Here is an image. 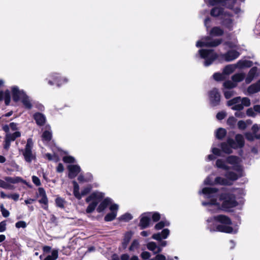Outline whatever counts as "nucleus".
Returning a JSON list of instances; mask_svg holds the SVG:
<instances>
[{"label":"nucleus","mask_w":260,"mask_h":260,"mask_svg":"<svg viewBox=\"0 0 260 260\" xmlns=\"http://www.w3.org/2000/svg\"><path fill=\"white\" fill-rule=\"evenodd\" d=\"M203 41H198L196 43L198 47H215L220 45L222 42V39H212L211 37L206 36L203 38Z\"/></svg>","instance_id":"5"},{"label":"nucleus","mask_w":260,"mask_h":260,"mask_svg":"<svg viewBox=\"0 0 260 260\" xmlns=\"http://www.w3.org/2000/svg\"><path fill=\"white\" fill-rule=\"evenodd\" d=\"M21 103H22L24 107L28 110H30L32 107V105L29 99V96L26 94L21 99Z\"/></svg>","instance_id":"26"},{"label":"nucleus","mask_w":260,"mask_h":260,"mask_svg":"<svg viewBox=\"0 0 260 260\" xmlns=\"http://www.w3.org/2000/svg\"><path fill=\"white\" fill-rule=\"evenodd\" d=\"M246 115L249 117H255V113L254 112V110L251 108L247 109L246 110Z\"/></svg>","instance_id":"62"},{"label":"nucleus","mask_w":260,"mask_h":260,"mask_svg":"<svg viewBox=\"0 0 260 260\" xmlns=\"http://www.w3.org/2000/svg\"><path fill=\"white\" fill-rule=\"evenodd\" d=\"M62 160L64 162L68 164H73L75 162V158L70 155L63 156Z\"/></svg>","instance_id":"46"},{"label":"nucleus","mask_w":260,"mask_h":260,"mask_svg":"<svg viewBox=\"0 0 260 260\" xmlns=\"http://www.w3.org/2000/svg\"><path fill=\"white\" fill-rule=\"evenodd\" d=\"M117 214L115 212H111L107 214L105 217L104 220L106 222L113 221L115 219Z\"/></svg>","instance_id":"42"},{"label":"nucleus","mask_w":260,"mask_h":260,"mask_svg":"<svg viewBox=\"0 0 260 260\" xmlns=\"http://www.w3.org/2000/svg\"><path fill=\"white\" fill-rule=\"evenodd\" d=\"M0 187L4 189H11V185L0 179Z\"/></svg>","instance_id":"55"},{"label":"nucleus","mask_w":260,"mask_h":260,"mask_svg":"<svg viewBox=\"0 0 260 260\" xmlns=\"http://www.w3.org/2000/svg\"><path fill=\"white\" fill-rule=\"evenodd\" d=\"M133 236V233L132 231H128L124 234L122 242V247L125 249L127 247L132 237Z\"/></svg>","instance_id":"25"},{"label":"nucleus","mask_w":260,"mask_h":260,"mask_svg":"<svg viewBox=\"0 0 260 260\" xmlns=\"http://www.w3.org/2000/svg\"><path fill=\"white\" fill-rule=\"evenodd\" d=\"M219 200L221 201L220 208L225 212L231 211L230 209L238 205L235 194L231 192H222L219 194Z\"/></svg>","instance_id":"3"},{"label":"nucleus","mask_w":260,"mask_h":260,"mask_svg":"<svg viewBox=\"0 0 260 260\" xmlns=\"http://www.w3.org/2000/svg\"><path fill=\"white\" fill-rule=\"evenodd\" d=\"M229 16H222L220 18V24L222 26L231 31L233 28V20Z\"/></svg>","instance_id":"15"},{"label":"nucleus","mask_w":260,"mask_h":260,"mask_svg":"<svg viewBox=\"0 0 260 260\" xmlns=\"http://www.w3.org/2000/svg\"><path fill=\"white\" fill-rule=\"evenodd\" d=\"M38 192L39 196L41 197V199L38 201L39 202L44 205L42 206L44 209L47 210L48 208V200L45 189L43 187H39L38 188Z\"/></svg>","instance_id":"12"},{"label":"nucleus","mask_w":260,"mask_h":260,"mask_svg":"<svg viewBox=\"0 0 260 260\" xmlns=\"http://www.w3.org/2000/svg\"><path fill=\"white\" fill-rule=\"evenodd\" d=\"M33 118L38 125L43 126L46 122V117L45 115L41 113H35L33 115Z\"/></svg>","instance_id":"18"},{"label":"nucleus","mask_w":260,"mask_h":260,"mask_svg":"<svg viewBox=\"0 0 260 260\" xmlns=\"http://www.w3.org/2000/svg\"><path fill=\"white\" fill-rule=\"evenodd\" d=\"M21 136V133L19 131L15 132L13 134H7L5 138L10 141H14L16 138H19Z\"/></svg>","instance_id":"36"},{"label":"nucleus","mask_w":260,"mask_h":260,"mask_svg":"<svg viewBox=\"0 0 260 260\" xmlns=\"http://www.w3.org/2000/svg\"><path fill=\"white\" fill-rule=\"evenodd\" d=\"M245 74L244 73H237L232 77V79L234 82H239L244 80Z\"/></svg>","instance_id":"38"},{"label":"nucleus","mask_w":260,"mask_h":260,"mask_svg":"<svg viewBox=\"0 0 260 260\" xmlns=\"http://www.w3.org/2000/svg\"><path fill=\"white\" fill-rule=\"evenodd\" d=\"M226 114L224 112H219L216 114V118L219 120L223 119Z\"/></svg>","instance_id":"63"},{"label":"nucleus","mask_w":260,"mask_h":260,"mask_svg":"<svg viewBox=\"0 0 260 260\" xmlns=\"http://www.w3.org/2000/svg\"><path fill=\"white\" fill-rule=\"evenodd\" d=\"M64 202H65L64 200L60 197H58L55 199L56 205V206H57L58 207H60L61 208H64Z\"/></svg>","instance_id":"48"},{"label":"nucleus","mask_w":260,"mask_h":260,"mask_svg":"<svg viewBox=\"0 0 260 260\" xmlns=\"http://www.w3.org/2000/svg\"><path fill=\"white\" fill-rule=\"evenodd\" d=\"M214 184H219L221 185H231L232 183H230L227 179L223 178L221 177H216L214 180Z\"/></svg>","instance_id":"27"},{"label":"nucleus","mask_w":260,"mask_h":260,"mask_svg":"<svg viewBox=\"0 0 260 260\" xmlns=\"http://www.w3.org/2000/svg\"><path fill=\"white\" fill-rule=\"evenodd\" d=\"M68 177L70 179L75 178L81 171L80 166L77 165H70L68 166Z\"/></svg>","instance_id":"13"},{"label":"nucleus","mask_w":260,"mask_h":260,"mask_svg":"<svg viewBox=\"0 0 260 260\" xmlns=\"http://www.w3.org/2000/svg\"><path fill=\"white\" fill-rule=\"evenodd\" d=\"M213 220L220 224L216 225L213 223L210 225L209 230L211 232H219L227 234H232L234 232L233 228L230 226L232 224V221L229 216L219 214L208 219L207 221L210 222Z\"/></svg>","instance_id":"1"},{"label":"nucleus","mask_w":260,"mask_h":260,"mask_svg":"<svg viewBox=\"0 0 260 260\" xmlns=\"http://www.w3.org/2000/svg\"><path fill=\"white\" fill-rule=\"evenodd\" d=\"M226 135V131L223 128H218L216 132V137L218 140H222Z\"/></svg>","instance_id":"35"},{"label":"nucleus","mask_w":260,"mask_h":260,"mask_svg":"<svg viewBox=\"0 0 260 260\" xmlns=\"http://www.w3.org/2000/svg\"><path fill=\"white\" fill-rule=\"evenodd\" d=\"M237 119L233 116L230 117L227 120V124L231 127H234Z\"/></svg>","instance_id":"49"},{"label":"nucleus","mask_w":260,"mask_h":260,"mask_svg":"<svg viewBox=\"0 0 260 260\" xmlns=\"http://www.w3.org/2000/svg\"><path fill=\"white\" fill-rule=\"evenodd\" d=\"M257 71V68L256 67H253L250 69L245 79V82L246 84H249L251 82L254 77L256 76Z\"/></svg>","instance_id":"21"},{"label":"nucleus","mask_w":260,"mask_h":260,"mask_svg":"<svg viewBox=\"0 0 260 260\" xmlns=\"http://www.w3.org/2000/svg\"><path fill=\"white\" fill-rule=\"evenodd\" d=\"M234 69L232 65H227L225 66L223 70V73L225 75H229L233 73Z\"/></svg>","instance_id":"51"},{"label":"nucleus","mask_w":260,"mask_h":260,"mask_svg":"<svg viewBox=\"0 0 260 260\" xmlns=\"http://www.w3.org/2000/svg\"><path fill=\"white\" fill-rule=\"evenodd\" d=\"M240 55V53L235 50H230L225 53L220 55L221 59L226 62H230L237 58Z\"/></svg>","instance_id":"10"},{"label":"nucleus","mask_w":260,"mask_h":260,"mask_svg":"<svg viewBox=\"0 0 260 260\" xmlns=\"http://www.w3.org/2000/svg\"><path fill=\"white\" fill-rule=\"evenodd\" d=\"M236 3V0H211L210 5L215 6L218 4L221 5L228 9L232 10Z\"/></svg>","instance_id":"9"},{"label":"nucleus","mask_w":260,"mask_h":260,"mask_svg":"<svg viewBox=\"0 0 260 260\" xmlns=\"http://www.w3.org/2000/svg\"><path fill=\"white\" fill-rule=\"evenodd\" d=\"M250 94H254L260 91V79L255 83L250 85L247 88Z\"/></svg>","instance_id":"23"},{"label":"nucleus","mask_w":260,"mask_h":260,"mask_svg":"<svg viewBox=\"0 0 260 260\" xmlns=\"http://www.w3.org/2000/svg\"><path fill=\"white\" fill-rule=\"evenodd\" d=\"M32 182L37 186H40L41 184L40 179L36 176H33L32 177Z\"/></svg>","instance_id":"61"},{"label":"nucleus","mask_w":260,"mask_h":260,"mask_svg":"<svg viewBox=\"0 0 260 260\" xmlns=\"http://www.w3.org/2000/svg\"><path fill=\"white\" fill-rule=\"evenodd\" d=\"M218 191V189L215 187H206L202 189V193L204 194L207 195L208 198L213 197V194Z\"/></svg>","instance_id":"24"},{"label":"nucleus","mask_w":260,"mask_h":260,"mask_svg":"<svg viewBox=\"0 0 260 260\" xmlns=\"http://www.w3.org/2000/svg\"><path fill=\"white\" fill-rule=\"evenodd\" d=\"M170 234V230L168 229H164L160 233L153 234L152 238L158 241H160L162 239H166Z\"/></svg>","instance_id":"16"},{"label":"nucleus","mask_w":260,"mask_h":260,"mask_svg":"<svg viewBox=\"0 0 260 260\" xmlns=\"http://www.w3.org/2000/svg\"><path fill=\"white\" fill-rule=\"evenodd\" d=\"M50 78L51 79L55 84H56L58 86H60V84L61 83L62 79L61 77L59 76V74L53 73L50 75Z\"/></svg>","instance_id":"33"},{"label":"nucleus","mask_w":260,"mask_h":260,"mask_svg":"<svg viewBox=\"0 0 260 260\" xmlns=\"http://www.w3.org/2000/svg\"><path fill=\"white\" fill-rule=\"evenodd\" d=\"M0 209H1V211L2 212V215L4 217H7L9 216V215H10L9 211L4 208V205L3 204H2L0 206Z\"/></svg>","instance_id":"53"},{"label":"nucleus","mask_w":260,"mask_h":260,"mask_svg":"<svg viewBox=\"0 0 260 260\" xmlns=\"http://www.w3.org/2000/svg\"><path fill=\"white\" fill-rule=\"evenodd\" d=\"M224 34L223 30L219 26L213 27L209 32L210 36L212 37H220Z\"/></svg>","instance_id":"22"},{"label":"nucleus","mask_w":260,"mask_h":260,"mask_svg":"<svg viewBox=\"0 0 260 260\" xmlns=\"http://www.w3.org/2000/svg\"><path fill=\"white\" fill-rule=\"evenodd\" d=\"M3 246L4 247L5 250L8 252L14 251L16 250L17 247H18L15 241H11L4 242L3 244Z\"/></svg>","instance_id":"20"},{"label":"nucleus","mask_w":260,"mask_h":260,"mask_svg":"<svg viewBox=\"0 0 260 260\" xmlns=\"http://www.w3.org/2000/svg\"><path fill=\"white\" fill-rule=\"evenodd\" d=\"M242 105L243 106L249 107L250 105V100L248 98L245 97L241 99Z\"/></svg>","instance_id":"54"},{"label":"nucleus","mask_w":260,"mask_h":260,"mask_svg":"<svg viewBox=\"0 0 260 260\" xmlns=\"http://www.w3.org/2000/svg\"><path fill=\"white\" fill-rule=\"evenodd\" d=\"M238 64L241 68H250L253 65V62L251 60H245L239 61Z\"/></svg>","instance_id":"43"},{"label":"nucleus","mask_w":260,"mask_h":260,"mask_svg":"<svg viewBox=\"0 0 260 260\" xmlns=\"http://www.w3.org/2000/svg\"><path fill=\"white\" fill-rule=\"evenodd\" d=\"M111 204V200L109 198L103 199V200L100 203L99 205L96 208V211L98 213L103 212L108 206Z\"/></svg>","instance_id":"17"},{"label":"nucleus","mask_w":260,"mask_h":260,"mask_svg":"<svg viewBox=\"0 0 260 260\" xmlns=\"http://www.w3.org/2000/svg\"><path fill=\"white\" fill-rule=\"evenodd\" d=\"M245 141L241 134H237L235 136V141L232 138H229L226 142H222L220 144L221 150L225 153L230 154L232 153V149H237L242 148L244 146Z\"/></svg>","instance_id":"2"},{"label":"nucleus","mask_w":260,"mask_h":260,"mask_svg":"<svg viewBox=\"0 0 260 260\" xmlns=\"http://www.w3.org/2000/svg\"><path fill=\"white\" fill-rule=\"evenodd\" d=\"M5 180L8 182L11 183H17L19 182L25 183L26 181L23 180L21 177H6L5 178Z\"/></svg>","instance_id":"29"},{"label":"nucleus","mask_w":260,"mask_h":260,"mask_svg":"<svg viewBox=\"0 0 260 260\" xmlns=\"http://www.w3.org/2000/svg\"><path fill=\"white\" fill-rule=\"evenodd\" d=\"M34 143L31 138L27 140L25 148L22 150V154L25 160L27 162H31L32 160L36 158V156L32 153V149Z\"/></svg>","instance_id":"6"},{"label":"nucleus","mask_w":260,"mask_h":260,"mask_svg":"<svg viewBox=\"0 0 260 260\" xmlns=\"http://www.w3.org/2000/svg\"><path fill=\"white\" fill-rule=\"evenodd\" d=\"M239 157L235 155H230L226 158V162L234 165L238 164Z\"/></svg>","instance_id":"39"},{"label":"nucleus","mask_w":260,"mask_h":260,"mask_svg":"<svg viewBox=\"0 0 260 260\" xmlns=\"http://www.w3.org/2000/svg\"><path fill=\"white\" fill-rule=\"evenodd\" d=\"M209 98L212 106H217L220 104L221 95L217 88H213L209 92Z\"/></svg>","instance_id":"7"},{"label":"nucleus","mask_w":260,"mask_h":260,"mask_svg":"<svg viewBox=\"0 0 260 260\" xmlns=\"http://www.w3.org/2000/svg\"><path fill=\"white\" fill-rule=\"evenodd\" d=\"M216 166L217 168L228 171L231 169V167L226 165L224 160L218 159L216 161Z\"/></svg>","instance_id":"37"},{"label":"nucleus","mask_w":260,"mask_h":260,"mask_svg":"<svg viewBox=\"0 0 260 260\" xmlns=\"http://www.w3.org/2000/svg\"><path fill=\"white\" fill-rule=\"evenodd\" d=\"M170 222L167 220L160 221L157 222L154 226V229L156 230H160L162 229L165 226H169Z\"/></svg>","instance_id":"40"},{"label":"nucleus","mask_w":260,"mask_h":260,"mask_svg":"<svg viewBox=\"0 0 260 260\" xmlns=\"http://www.w3.org/2000/svg\"><path fill=\"white\" fill-rule=\"evenodd\" d=\"M218 57V54L214 52L211 55H210L209 57H208V58H206L205 59V60L204 63V66L206 67L209 66L213 63V62L215 60L217 59Z\"/></svg>","instance_id":"28"},{"label":"nucleus","mask_w":260,"mask_h":260,"mask_svg":"<svg viewBox=\"0 0 260 260\" xmlns=\"http://www.w3.org/2000/svg\"><path fill=\"white\" fill-rule=\"evenodd\" d=\"M238 128L240 129H245L246 128V124L245 121L243 120H240L238 122Z\"/></svg>","instance_id":"60"},{"label":"nucleus","mask_w":260,"mask_h":260,"mask_svg":"<svg viewBox=\"0 0 260 260\" xmlns=\"http://www.w3.org/2000/svg\"><path fill=\"white\" fill-rule=\"evenodd\" d=\"M11 90L12 99L15 102H18L21 100V99L26 94L23 90H19V88L16 86L12 87Z\"/></svg>","instance_id":"11"},{"label":"nucleus","mask_w":260,"mask_h":260,"mask_svg":"<svg viewBox=\"0 0 260 260\" xmlns=\"http://www.w3.org/2000/svg\"><path fill=\"white\" fill-rule=\"evenodd\" d=\"M133 219V216L129 213H125L118 218L119 221L128 222Z\"/></svg>","instance_id":"44"},{"label":"nucleus","mask_w":260,"mask_h":260,"mask_svg":"<svg viewBox=\"0 0 260 260\" xmlns=\"http://www.w3.org/2000/svg\"><path fill=\"white\" fill-rule=\"evenodd\" d=\"M210 14L214 18L222 17V16H224V17L226 16L232 17L233 16L231 13L224 11V8L221 7H214L212 8L210 10Z\"/></svg>","instance_id":"8"},{"label":"nucleus","mask_w":260,"mask_h":260,"mask_svg":"<svg viewBox=\"0 0 260 260\" xmlns=\"http://www.w3.org/2000/svg\"><path fill=\"white\" fill-rule=\"evenodd\" d=\"M52 135L51 132L45 131L42 135V140L47 142H49L52 139Z\"/></svg>","instance_id":"41"},{"label":"nucleus","mask_w":260,"mask_h":260,"mask_svg":"<svg viewBox=\"0 0 260 260\" xmlns=\"http://www.w3.org/2000/svg\"><path fill=\"white\" fill-rule=\"evenodd\" d=\"M7 221L3 220L0 222V233L5 232L6 230Z\"/></svg>","instance_id":"58"},{"label":"nucleus","mask_w":260,"mask_h":260,"mask_svg":"<svg viewBox=\"0 0 260 260\" xmlns=\"http://www.w3.org/2000/svg\"><path fill=\"white\" fill-rule=\"evenodd\" d=\"M242 174H240V175H238L236 173L232 172V171H229L227 172L225 174L226 177L231 181H234L238 179L239 178L242 177Z\"/></svg>","instance_id":"34"},{"label":"nucleus","mask_w":260,"mask_h":260,"mask_svg":"<svg viewBox=\"0 0 260 260\" xmlns=\"http://www.w3.org/2000/svg\"><path fill=\"white\" fill-rule=\"evenodd\" d=\"M150 256L151 254L148 251H143L141 254V257L144 259H148Z\"/></svg>","instance_id":"64"},{"label":"nucleus","mask_w":260,"mask_h":260,"mask_svg":"<svg viewBox=\"0 0 260 260\" xmlns=\"http://www.w3.org/2000/svg\"><path fill=\"white\" fill-rule=\"evenodd\" d=\"M58 256V252L57 250L54 249L51 252V255H47L43 260H56ZM43 255L40 256V258L42 259Z\"/></svg>","instance_id":"31"},{"label":"nucleus","mask_w":260,"mask_h":260,"mask_svg":"<svg viewBox=\"0 0 260 260\" xmlns=\"http://www.w3.org/2000/svg\"><path fill=\"white\" fill-rule=\"evenodd\" d=\"M213 77L214 79L217 81H223L224 79V75L220 73H215Z\"/></svg>","instance_id":"47"},{"label":"nucleus","mask_w":260,"mask_h":260,"mask_svg":"<svg viewBox=\"0 0 260 260\" xmlns=\"http://www.w3.org/2000/svg\"><path fill=\"white\" fill-rule=\"evenodd\" d=\"M200 55L201 58L205 59L213 53L214 50L212 49H200L199 51Z\"/></svg>","instance_id":"32"},{"label":"nucleus","mask_w":260,"mask_h":260,"mask_svg":"<svg viewBox=\"0 0 260 260\" xmlns=\"http://www.w3.org/2000/svg\"><path fill=\"white\" fill-rule=\"evenodd\" d=\"M231 169H233L240 173H242V169L241 168V166L239 165L238 164L234 165V166L232 167H231Z\"/></svg>","instance_id":"59"},{"label":"nucleus","mask_w":260,"mask_h":260,"mask_svg":"<svg viewBox=\"0 0 260 260\" xmlns=\"http://www.w3.org/2000/svg\"><path fill=\"white\" fill-rule=\"evenodd\" d=\"M27 226L26 223L24 221H19L15 223V226L17 229L25 228Z\"/></svg>","instance_id":"56"},{"label":"nucleus","mask_w":260,"mask_h":260,"mask_svg":"<svg viewBox=\"0 0 260 260\" xmlns=\"http://www.w3.org/2000/svg\"><path fill=\"white\" fill-rule=\"evenodd\" d=\"M203 205H214L217 206L219 205V203L217 202L216 199H212L208 202L203 203Z\"/></svg>","instance_id":"57"},{"label":"nucleus","mask_w":260,"mask_h":260,"mask_svg":"<svg viewBox=\"0 0 260 260\" xmlns=\"http://www.w3.org/2000/svg\"><path fill=\"white\" fill-rule=\"evenodd\" d=\"M237 85L236 83L232 82L230 80L225 81L223 83V86L224 88L231 89L235 87Z\"/></svg>","instance_id":"45"},{"label":"nucleus","mask_w":260,"mask_h":260,"mask_svg":"<svg viewBox=\"0 0 260 260\" xmlns=\"http://www.w3.org/2000/svg\"><path fill=\"white\" fill-rule=\"evenodd\" d=\"M45 157L49 161L54 159L55 161H57L59 160L58 157L54 154L52 155L51 153H47L45 154Z\"/></svg>","instance_id":"52"},{"label":"nucleus","mask_w":260,"mask_h":260,"mask_svg":"<svg viewBox=\"0 0 260 260\" xmlns=\"http://www.w3.org/2000/svg\"><path fill=\"white\" fill-rule=\"evenodd\" d=\"M3 100L5 101L6 106L9 105L11 101V94L8 89L6 90L5 91H0V102Z\"/></svg>","instance_id":"19"},{"label":"nucleus","mask_w":260,"mask_h":260,"mask_svg":"<svg viewBox=\"0 0 260 260\" xmlns=\"http://www.w3.org/2000/svg\"><path fill=\"white\" fill-rule=\"evenodd\" d=\"M147 248L148 250L153 251H155L157 248V245L154 242H150L147 244Z\"/></svg>","instance_id":"50"},{"label":"nucleus","mask_w":260,"mask_h":260,"mask_svg":"<svg viewBox=\"0 0 260 260\" xmlns=\"http://www.w3.org/2000/svg\"><path fill=\"white\" fill-rule=\"evenodd\" d=\"M145 214L150 216V218L154 222H158L161 218L160 214L158 212H148Z\"/></svg>","instance_id":"30"},{"label":"nucleus","mask_w":260,"mask_h":260,"mask_svg":"<svg viewBox=\"0 0 260 260\" xmlns=\"http://www.w3.org/2000/svg\"><path fill=\"white\" fill-rule=\"evenodd\" d=\"M150 221L151 218L150 216L145 214V213H144L141 215L139 226L141 230L146 229L149 226Z\"/></svg>","instance_id":"14"},{"label":"nucleus","mask_w":260,"mask_h":260,"mask_svg":"<svg viewBox=\"0 0 260 260\" xmlns=\"http://www.w3.org/2000/svg\"><path fill=\"white\" fill-rule=\"evenodd\" d=\"M104 198V194L102 192L99 191H94L92 192L88 197L85 199V202L89 203L86 209L87 213H92L98 205L103 200Z\"/></svg>","instance_id":"4"}]
</instances>
